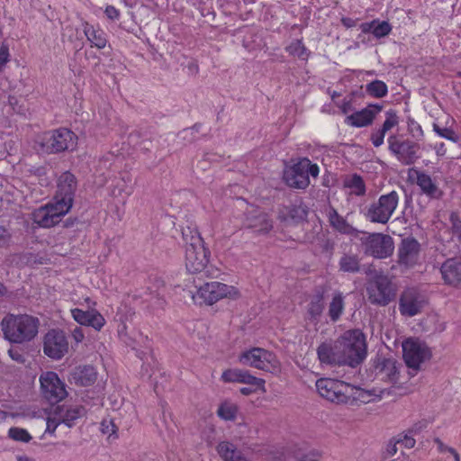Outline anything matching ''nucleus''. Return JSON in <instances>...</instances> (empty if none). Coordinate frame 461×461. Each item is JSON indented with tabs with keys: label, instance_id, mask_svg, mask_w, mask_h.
<instances>
[{
	"label": "nucleus",
	"instance_id": "obj_1",
	"mask_svg": "<svg viewBox=\"0 0 461 461\" xmlns=\"http://www.w3.org/2000/svg\"><path fill=\"white\" fill-rule=\"evenodd\" d=\"M39 320L28 314H8L1 322L5 338L13 343L32 340L38 334Z\"/></svg>",
	"mask_w": 461,
	"mask_h": 461
},
{
	"label": "nucleus",
	"instance_id": "obj_2",
	"mask_svg": "<svg viewBox=\"0 0 461 461\" xmlns=\"http://www.w3.org/2000/svg\"><path fill=\"white\" fill-rule=\"evenodd\" d=\"M338 340L341 351L346 357L347 366L355 367L366 358V343L365 335L361 330H347Z\"/></svg>",
	"mask_w": 461,
	"mask_h": 461
},
{
	"label": "nucleus",
	"instance_id": "obj_3",
	"mask_svg": "<svg viewBox=\"0 0 461 461\" xmlns=\"http://www.w3.org/2000/svg\"><path fill=\"white\" fill-rule=\"evenodd\" d=\"M399 199L396 191L382 194L376 201L365 207L363 214L370 222L386 224L395 212Z\"/></svg>",
	"mask_w": 461,
	"mask_h": 461
},
{
	"label": "nucleus",
	"instance_id": "obj_4",
	"mask_svg": "<svg viewBox=\"0 0 461 461\" xmlns=\"http://www.w3.org/2000/svg\"><path fill=\"white\" fill-rule=\"evenodd\" d=\"M366 293L371 303L385 306L395 297V289L388 276L375 274L367 283Z\"/></svg>",
	"mask_w": 461,
	"mask_h": 461
},
{
	"label": "nucleus",
	"instance_id": "obj_5",
	"mask_svg": "<svg viewBox=\"0 0 461 461\" xmlns=\"http://www.w3.org/2000/svg\"><path fill=\"white\" fill-rule=\"evenodd\" d=\"M239 297L240 292L236 287L216 281L201 285L196 294L193 295L194 300H200V303L207 304H213L223 298L237 299Z\"/></svg>",
	"mask_w": 461,
	"mask_h": 461
},
{
	"label": "nucleus",
	"instance_id": "obj_6",
	"mask_svg": "<svg viewBox=\"0 0 461 461\" xmlns=\"http://www.w3.org/2000/svg\"><path fill=\"white\" fill-rule=\"evenodd\" d=\"M316 388L321 397L336 404L348 403L353 390L349 384L330 378L319 379Z\"/></svg>",
	"mask_w": 461,
	"mask_h": 461
},
{
	"label": "nucleus",
	"instance_id": "obj_7",
	"mask_svg": "<svg viewBox=\"0 0 461 461\" xmlns=\"http://www.w3.org/2000/svg\"><path fill=\"white\" fill-rule=\"evenodd\" d=\"M361 245L366 255L375 258H386L394 249L393 240L383 233H369L360 238Z\"/></svg>",
	"mask_w": 461,
	"mask_h": 461
},
{
	"label": "nucleus",
	"instance_id": "obj_8",
	"mask_svg": "<svg viewBox=\"0 0 461 461\" xmlns=\"http://www.w3.org/2000/svg\"><path fill=\"white\" fill-rule=\"evenodd\" d=\"M76 140L77 137L74 132L67 128H61L44 133L40 143L44 151L58 153L74 149Z\"/></svg>",
	"mask_w": 461,
	"mask_h": 461
},
{
	"label": "nucleus",
	"instance_id": "obj_9",
	"mask_svg": "<svg viewBox=\"0 0 461 461\" xmlns=\"http://www.w3.org/2000/svg\"><path fill=\"white\" fill-rule=\"evenodd\" d=\"M77 188V178L69 171L63 172L59 176L53 201L58 204V207L61 208V211L68 212L70 211Z\"/></svg>",
	"mask_w": 461,
	"mask_h": 461
},
{
	"label": "nucleus",
	"instance_id": "obj_10",
	"mask_svg": "<svg viewBox=\"0 0 461 461\" xmlns=\"http://www.w3.org/2000/svg\"><path fill=\"white\" fill-rule=\"evenodd\" d=\"M240 362L267 372H273L278 368V361L276 356L261 348H253L243 352L240 357Z\"/></svg>",
	"mask_w": 461,
	"mask_h": 461
},
{
	"label": "nucleus",
	"instance_id": "obj_11",
	"mask_svg": "<svg viewBox=\"0 0 461 461\" xmlns=\"http://www.w3.org/2000/svg\"><path fill=\"white\" fill-rule=\"evenodd\" d=\"M387 142L390 152L402 165H412L419 158L420 145L418 143L408 140H401L395 135L389 136Z\"/></svg>",
	"mask_w": 461,
	"mask_h": 461
},
{
	"label": "nucleus",
	"instance_id": "obj_12",
	"mask_svg": "<svg viewBox=\"0 0 461 461\" xmlns=\"http://www.w3.org/2000/svg\"><path fill=\"white\" fill-rule=\"evenodd\" d=\"M402 356L408 367L418 369L421 363L430 357V351L425 343L408 339L402 343Z\"/></svg>",
	"mask_w": 461,
	"mask_h": 461
},
{
	"label": "nucleus",
	"instance_id": "obj_13",
	"mask_svg": "<svg viewBox=\"0 0 461 461\" xmlns=\"http://www.w3.org/2000/svg\"><path fill=\"white\" fill-rule=\"evenodd\" d=\"M40 383L43 397L50 402H59L68 394L64 383L54 372L43 373L40 377Z\"/></svg>",
	"mask_w": 461,
	"mask_h": 461
},
{
	"label": "nucleus",
	"instance_id": "obj_14",
	"mask_svg": "<svg viewBox=\"0 0 461 461\" xmlns=\"http://www.w3.org/2000/svg\"><path fill=\"white\" fill-rule=\"evenodd\" d=\"M426 304L425 295L415 288H409L401 294L399 311L403 316L412 317L419 314Z\"/></svg>",
	"mask_w": 461,
	"mask_h": 461
},
{
	"label": "nucleus",
	"instance_id": "obj_15",
	"mask_svg": "<svg viewBox=\"0 0 461 461\" xmlns=\"http://www.w3.org/2000/svg\"><path fill=\"white\" fill-rule=\"evenodd\" d=\"M68 349V342L63 331L51 330L44 337L43 352L49 357L60 359Z\"/></svg>",
	"mask_w": 461,
	"mask_h": 461
},
{
	"label": "nucleus",
	"instance_id": "obj_16",
	"mask_svg": "<svg viewBox=\"0 0 461 461\" xmlns=\"http://www.w3.org/2000/svg\"><path fill=\"white\" fill-rule=\"evenodd\" d=\"M209 251L203 244L197 247L185 248V267L191 274H207L209 262Z\"/></svg>",
	"mask_w": 461,
	"mask_h": 461
},
{
	"label": "nucleus",
	"instance_id": "obj_17",
	"mask_svg": "<svg viewBox=\"0 0 461 461\" xmlns=\"http://www.w3.org/2000/svg\"><path fill=\"white\" fill-rule=\"evenodd\" d=\"M243 225L260 234L267 233L273 227L272 221L267 213L255 206L248 207Z\"/></svg>",
	"mask_w": 461,
	"mask_h": 461
},
{
	"label": "nucleus",
	"instance_id": "obj_18",
	"mask_svg": "<svg viewBox=\"0 0 461 461\" xmlns=\"http://www.w3.org/2000/svg\"><path fill=\"white\" fill-rule=\"evenodd\" d=\"M68 212L61 211V208L53 201L45 206H41L32 212V220L35 224L42 228H50L60 221V217Z\"/></svg>",
	"mask_w": 461,
	"mask_h": 461
},
{
	"label": "nucleus",
	"instance_id": "obj_19",
	"mask_svg": "<svg viewBox=\"0 0 461 461\" xmlns=\"http://www.w3.org/2000/svg\"><path fill=\"white\" fill-rule=\"evenodd\" d=\"M360 98V95L357 92H351L343 97L337 104L340 112L350 115H375L382 110V104H370L361 110H357L356 99Z\"/></svg>",
	"mask_w": 461,
	"mask_h": 461
},
{
	"label": "nucleus",
	"instance_id": "obj_20",
	"mask_svg": "<svg viewBox=\"0 0 461 461\" xmlns=\"http://www.w3.org/2000/svg\"><path fill=\"white\" fill-rule=\"evenodd\" d=\"M318 358L322 364L330 366L347 365L346 357L341 351L339 340L323 342L317 348Z\"/></svg>",
	"mask_w": 461,
	"mask_h": 461
},
{
	"label": "nucleus",
	"instance_id": "obj_21",
	"mask_svg": "<svg viewBox=\"0 0 461 461\" xmlns=\"http://www.w3.org/2000/svg\"><path fill=\"white\" fill-rule=\"evenodd\" d=\"M305 163L300 159L284 171V180L289 186L304 189L310 185L309 177L305 172Z\"/></svg>",
	"mask_w": 461,
	"mask_h": 461
},
{
	"label": "nucleus",
	"instance_id": "obj_22",
	"mask_svg": "<svg viewBox=\"0 0 461 461\" xmlns=\"http://www.w3.org/2000/svg\"><path fill=\"white\" fill-rule=\"evenodd\" d=\"M419 253V242L414 239H404L398 248V263L406 267H411L417 263Z\"/></svg>",
	"mask_w": 461,
	"mask_h": 461
},
{
	"label": "nucleus",
	"instance_id": "obj_23",
	"mask_svg": "<svg viewBox=\"0 0 461 461\" xmlns=\"http://www.w3.org/2000/svg\"><path fill=\"white\" fill-rule=\"evenodd\" d=\"M440 273L446 284L461 288V257L447 259L441 265Z\"/></svg>",
	"mask_w": 461,
	"mask_h": 461
},
{
	"label": "nucleus",
	"instance_id": "obj_24",
	"mask_svg": "<svg viewBox=\"0 0 461 461\" xmlns=\"http://www.w3.org/2000/svg\"><path fill=\"white\" fill-rule=\"evenodd\" d=\"M73 319L79 324L89 326L100 330L105 324V320L101 313L95 310L83 311L78 308L71 310Z\"/></svg>",
	"mask_w": 461,
	"mask_h": 461
},
{
	"label": "nucleus",
	"instance_id": "obj_25",
	"mask_svg": "<svg viewBox=\"0 0 461 461\" xmlns=\"http://www.w3.org/2000/svg\"><path fill=\"white\" fill-rule=\"evenodd\" d=\"M375 376L386 382H395L398 375L396 361L393 358H379L375 366Z\"/></svg>",
	"mask_w": 461,
	"mask_h": 461
},
{
	"label": "nucleus",
	"instance_id": "obj_26",
	"mask_svg": "<svg viewBox=\"0 0 461 461\" xmlns=\"http://www.w3.org/2000/svg\"><path fill=\"white\" fill-rule=\"evenodd\" d=\"M54 411L62 423L68 428L73 427L76 420L86 414V409L81 405L57 406Z\"/></svg>",
	"mask_w": 461,
	"mask_h": 461
},
{
	"label": "nucleus",
	"instance_id": "obj_27",
	"mask_svg": "<svg viewBox=\"0 0 461 461\" xmlns=\"http://www.w3.org/2000/svg\"><path fill=\"white\" fill-rule=\"evenodd\" d=\"M411 171L416 175V183L422 193L430 198H439L441 196L442 192L429 175L416 169H411Z\"/></svg>",
	"mask_w": 461,
	"mask_h": 461
},
{
	"label": "nucleus",
	"instance_id": "obj_28",
	"mask_svg": "<svg viewBox=\"0 0 461 461\" xmlns=\"http://www.w3.org/2000/svg\"><path fill=\"white\" fill-rule=\"evenodd\" d=\"M83 32L92 47L102 50L106 46V33L98 26L95 27L89 23L85 22L83 23Z\"/></svg>",
	"mask_w": 461,
	"mask_h": 461
},
{
	"label": "nucleus",
	"instance_id": "obj_29",
	"mask_svg": "<svg viewBox=\"0 0 461 461\" xmlns=\"http://www.w3.org/2000/svg\"><path fill=\"white\" fill-rule=\"evenodd\" d=\"M327 216L330 226L337 231L348 235L357 232V230L353 228L342 216H340L337 210L333 207H330L327 210Z\"/></svg>",
	"mask_w": 461,
	"mask_h": 461
},
{
	"label": "nucleus",
	"instance_id": "obj_30",
	"mask_svg": "<svg viewBox=\"0 0 461 461\" xmlns=\"http://www.w3.org/2000/svg\"><path fill=\"white\" fill-rule=\"evenodd\" d=\"M390 393L391 389H384L379 391V394H376L375 390L368 391L353 386V390L350 393V400L352 399L353 401H359L363 403H367L374 400V396L381 399L385 394H390Z\"/></svg>",
	"mask_w": 461,
	"mask_h": 461
},
{
	"label": "nucleus",
	"instance_id": "obj_31",
	"mask_svg": "<svg viewBox=\"0 0 461 461\" xmlns=\"http://www.w3.org/2000/svg\"><path fill=\"white\" fill-rule=\"evenodd\" d=\"M217 451L223 461H248L241 456L237 447L228 441L219 443Z\"/></svg>",
	"mask_w": 461,
	"mask_h": 461
},
{
	"label": "nucleus",
	"instance_id": "obj_32",
	"mask_svg": "<svg viewBox=\"0 0 461 461\" xmlns=\"http://www.w3.org/2000/svg\"><path fill=\"white\" fill-rule=\"evenodd\" d=\"M182 238L186 247H197L203 244V240L196 225L189 224L182 229Z\"/></svg>",
	"mask_w": 461,
	"mask_h": 461
},
{
	"label": "nucleus",
	"instance_id": "obj_33",
	"mask_svg": "<svg viewBox=\"0 0 461 461\" xmlns=\"http://www.w3.org/2000/svg\"><path fill=\"white\" fill-rule=\"evenodd\" d=\"M73 378L77 384L82 386H88L95 383L96 379V374L94 367L90 366H85L78 367L73 374Z\"/></svg>",
	"mask_w": 461,
	"mask_h": 461
},
{
	"label": "nucleus",
	"instance_id": "obj_34",
	"mask_svg": "<svg viewBox=\"0 0 461 461\" xmlns=\"http://www.w3.org/2000/svg\"><path fill=\"white\" fill-rule=\"evenodd\" d=\"M434 131L442 138L449 140L453 142H456L459 140V136L456 133V124L455 121H451V125L443 123V122L438 120L433 124Z\"/></svg>",
	"mask_w": 461,
	"mask_h": 461
},
{
	"label": "nucleus",
	"instance_id": "obj_35",
	"mask_svg": "<svg viewBox=\"0 0 461 461\" xmlns=\"http://www.w3.org/2000/svg\"><path fill=\"white\" fill-rule=\"evenodd\" d=\"M339 270L346 273H358L360 271V259L355 254H343L339 261Z\"/></svg>",
	"mask_w": 461,
	"mask_h": 461
},
{
	"label": "nucleus",
	"instance_id": "obj_36",
	"mask_svg": "<svg viewBox=\"0 0 461 461\" xmlns=\"http://www.w3.org/2000/svg\"><path fill=\"white\" fill-rule=\"evenodd\" d=\"M344 186L350 189L351 194L357 196H364L366 192V184L363 178L357 174L348 176L344 180Z\"/></svg>",
	"mask_w": 461,
	"mask_h": 461
},
{
	"label": "nucleus",
	"instance_id": "obj_37",
	"mask_svg": "<svg viewBox=\"0 0 461 461\" xmlns=\"http://www.w3.org/2000/svg\"><path fill=\"white\" fill-rule=\"evenodd\" d=\"M398 124L397 117H387L383 126L374 132L371 136L372 143L375 147H379L384 143V139L387 131Z\"/></svg>",
	"mask_w": 461,
	"mask_h": 461
},
{
	"label": "nucleus",
	"instance_id": "obj_38",
	"mask_svg": "<svg viewBox=\"0 0 461 461\" xmlns=\"http://www.w3.org/2000/svg\"><path fill=\"white\" fill-rule=\"evenodd\" d=\"M285 51L301 60H307L311 55V51L305 47L302 39L292 41L285 47Z\"/></svg>",
	"mask_w": 461,
	"mask_h": 461
},
{
	"label": "nucleus",
	"instance_id": "obj_39",
	"mask_svg": "<svg viewBox=\"0 0 461 461\" xmlns=\"http://www.w3.org/2000/svg\"><path fill=\"white\" fill-rule=\"evenodd\" d=\"M344 311V298L340 293L334 294L329 305V316L332 321H337Z\"/></svg>",
	"mask_w": 461,
	"mask_h": 461
},
{
	"label": "nucleus",
	"instance_id": "obj_40",
	"mask_svg": "<svg viewBox=\"0 0 461 461\" xmlns=\"http://www.w3.org/2000/svg\"><path fill=\"white\" fill-rule=\"evenodd\" d=\"M324 304L322 302L321 296L314 297L309 303L307 313L309 316V320L312 322L317 323L320 320V317L323 312Z\"/></svg>",
	"mask_w": 461,
	"mask_h": 461
},
{
	"label": "nucleus",
	"instance_id": "obj_41",
	"mask_svg": "<svg viewBox=\"0 0 461 461\" xmlns=\"http://www.w3.org/2000/svg\"><path fill=\"white\" fill-rule=\"evenodd\" d=\"M387 86L381 80H374L366 86V92L374 97L381 98L387 94Z\"/></svg>",
	"mask_w": 461,
	"mask_h": 461
},
{
	"label": "nucleus",
	"instance_id": "obj_42",
	"mask_svg": "<svg viewBox=\"0 0 461 461\" xmlns=\"http://www.w3.org/2000/svg\"><path fill=\"white\" fill-rule=\"evenodd\" d=\"M237 411L238 408L235 404L225 402L219 406L217 414L224 420H233L236 418Z\"/></svg>",
	"mask_w": 461,
	"mask_h": 461
},
{
	"label": "nucleus",
	"instance_id": "obj_43",
	"mask_svg": "<svg viewBox=\"0 0 461 461\" xmlns=\"http://www.w3.org/2000/svg\"><path fill=\"white\" fill-rule=\"evenodd\" d=\"M241 384H246L252 387H255V390L259 389L262 392H266L265 380L253 376L252 375L249 374V371H243Z\"/></svg>",
	"mask_w": 461,
	"mask_h": 461
},
{
	"label": "nucleus",
	"instance_id": "obj_44",
	"mask_svg": "<svg viewBox=\"0 0 461 461\" xmlns=\"http://www.w3.org/2000/svg\"><path fill=\"white\" fill-rule=\"evenodd\" d=\"M8 437L15 441L27 443L32 439L30 433L23 428L12 427L8 430Z\"/></svg>",
	"mask_w": 461,
	"mask_h": 461
},
{
	"label": "nucleus",
	"instance_id": "obj_45",
	"mask_svg": "<svg viewBox=\"0 0 461 461\" xmlns=\"http://www.w3.org/2000/svg\"><path fill=\"white\" fill-rule=\"evenodd\" d=\"M392 32L391 24L386 21L380 22L379 20H375V25L373 27L372 34L377 38H383L390 34Z\"/></svg>",
	"mask_w": 461,
	"mask_h": 461
},
{
	"label": "nucleus",
	"instance_id": "obj_46",
	"mask_svg": "<svg viewBox=\"0 0 461 461\" xmlns=\"http://www.w3.org/2000/svg\"><path fill=\"white\" fill-rule=\"evenodd\" d=\"M244 370L228 369L221 375V379L226 383H241Z\"/></svg>",
	"mask_w": 461,
	"mask_h": 461
},
{
	"label": "nucleus",
	"instance_id": "obj_47",
	"mask_svg": "<svg viewBox=\"0 0 461 461\" xmlns=\"http://www.w3.org/2000/svg\"><path fill=\"white\" fill-rule=\"evenodd\" d=\"M374 117H345V124L353 127H366L373 122Z\"/></svg>",
	"mask_w": 461,
	"mask_h": 461
},
{
	"label": "nucleus",
	"instance_id": "obj_48",
	"mask_svg": "<svg viewBox=\"0 0 461 461\" xmlns=\"http://www.w3.org/2000/svg\"><path fill=\"white\" fill-rule=\"evenodd\" d=\"M59 424H63L55 411L47 419V428L45 433L54 435Z\"/></svg>",
	"mask_w": 461,
	"mask_h": 461
},
{
	"label": "nucleus",
	"instance_id": "obj_49",
	"mask_svg": "<svg viewBox=\"0 0 461 461\" xmlns=\"http://www.w3.org/2000/svg\"><path fill=\"white\" fill-rule=\"evenodd\" d=\"M408 131L410 134L417 140H420L423 136V131L420 124L411 118L408 121Z\"/></svg>",
	"mask_w": 461,
	"mask_h": 461
},
{
	"label": "nucleus",
	"instance_id": "obj_50",
	"mask_svg": "<svg viewBox=\"0 0 461 461\" xmlns=\"http://www.w3.org/2000/svg\"><path fill=\"white\" fill-rule=\"evenodd\" d=\"M449 220L451 222V228L456 236L461 238V220L456 212H452L449 216Z\"/></svg>",
	"mask_w": 461,
	"mask_h": 461
},
{
	"label": "nucleus",
	"instance_id": "obj_51",
	"mask_svg": "<svg viewBox=\"0 0 461 461\" xmlns=\"http://www.w3.org/2000/svg\"><path fill=\"white\" fill-rule=\"evenodd\" d=\"M303 162L305 163V172L307 176H312L313 177H317L319 175V167L316 164H312L309 158H302Z\"/></svg>",
	"mask_w": 461,
	"mask_h": 461
},
{
	"label": "nucleus",
	"instance_id": "obj_52",
	"mask_svg": "<svg viewBox=\"0 0 461 461\" xmlns=\"http://www.w3.org/2000/svg\"><path fill=\"white\" fill-rule=\"evenodd\" d=\"M10 53L8 46L3 44L0 47V71L3 70L6 63L9 61Z\"/></svg>",
	"mask_w": 461,
	"mask_h": 461
},
{
	"label": "nucleus",
	"instance_id": "obj_53",
	"mask_svg": "<svg viewBox=\"0 0 461 461\" xmlns=\"http://www.w3.org/2000/svg\"><path fill=\"white\" fill-rule=\"evenodd\" d=\"M434 442L435 444L437 445L438 447V450L440 452V453H444V452H449L450 454L453 455L454 456V459H456V455H459L455 448L451 447H448L447 445H445L443 443V441L441 439H439L438 438H435L434 439Z\"/></svg>",
	"mask_w": 461,
	"mask_h": 461
},
{
	"label": "nucleus",
	"instance_id": "obj_54",
	"mask_svg": "<svg viewBox=\"0 0 461 461\" xmlns=\"http://www.w3.org/2000/svg\"><path fill=\"white\" fill-rule=\"evenodd\" d=\"M428 426V421L425 420H420L413 424L408 430L409 434L415 435L421 432Z\"/></svg>",
	"mask_w": 461,
	"mask_h": 461
},
{
	"label": "nucleus",
	"instance_id": "obj_55",
	"mask_svg": "<svg viewBox=\"0 0 461 461\" xmlns=\"http://www.w3.org/2000/svg\"><path fill=\"white\" fill-rule=\"evenodd\" d=\"M104 14L110 20H118L120 18V11L113 5H107Z\"/></svg>",
	"mask_w": 461,
	"mask_h": 461
},
{
	"label": "nucleus",
	"instance_id": "obj_56",
	"mask_svg": "<svg viewBox=\"0 0 461 461\" xmlns=\"http://www.w3.org/2000/svg\"><path fill=\"white\" fill-rule=\"evenodd\" d=\"M8 354L13 360L18 363L23 364L25 362V357L18 349L11 348Z\"/></svg>",
	"mask_w": 461,
	"mask_h": 461
},
{
	"label": "nucleus",
	"instance_id": "obj_57",
	"mask_svg": "<svg viewBox=\"0 0 461 461\" xmlns=\"http://www.w3.org/2000/svg\"><path fill=\"white\" fill-rule=\"evenodd\" d=\"M398 442L402 443L405 447L411 448L415 446V439L412 438V436H410L408 434L402 436V438H398Z\"/></svg>",
	"mask_w": 461,
	"mask_h": 461
},
{
	"label": "nucleus",
	"instance_id": "obj_58",
	"mask_svg": "<svg viewBox=\"0 0 461 461\" xmlns=\"http://www.w3.org/2000/svg\"><path fill=\"white\" fill-rule=\"evenodd\" d=\"M10 240V234L7 230L4 227H0V248L8 244Z\"/></svg>",
	"mask_w": 461,
	"mask_h": 461
},
{
	"label": "nucleus",
	"instance_id": "obj_59",
	"mask_svg": "<svg viewBox=\"0 0 461 461\" xmlns=\"http://www.w3.org/2000/svg\"><path fill=\"white\" fill-rule=\"evenodd\" d=\"M397 444H399L398 439L389 441L386 446V453L388 456H393L397 453Z\"/></svg>",
	"mask_w": 461,
	"mask_h": 461
},
{
	"label": "nucleus",
	"instance_id": "obj_60",
	"mask_svg": "<svg viewBox=\"0 0 461 461\" xmlns=\"http://www.w3.org/2000/svg\"><path fill=\"white\" fill-rule=\"evenodd\" d=\"M340 22L341 24L346 28H352L357 25V21L350 17H342Z\"/></svg>",
	"mask_w": 461,
	"mask_h": 461
},
{
	"label": "nucleus",
	"instance_id": "obj_61",
	"mask_svg": "<svg viewBox=\"0 0 461 461\" xmlns=\"http://www.w3.org/2000/svg\"><path fill=\"white\" fill-rule=\"evenodd\" d=\"M374 25H375V20H373L372 22H369V23H363L360 25V29L363 33H370V32L372 33Z\"/></svg>",
	"mask_w": 461,
	"mask_h": 461
},
{
	"label": "nucleus",
	"instance_id": "obj_62",
	"mask_svg": "<svg viewBox=\"0 0 461 461\" xmlns=\"http://www.w3.org/2000/svg\"><path fill=\"white\" fill-rule=\"evenodd\" d=\"M187 68L191 74L196 75L199 71V66H198L197 61L194 59H192L191 61H189L187 64Z\"/></svg>",
	"mask_w": 461,
	"mask_h": 461
},
{
	"label": "nucleus",
	"instance_id": "obj_63",
	"mask_svg": "<svg viewBox=\"0 0 461 461\" xmlns=\"http://www.w3.org/2000/svg\"><path fill=\"white\" fill-rule=\"evenodd\" d=\"M73 336H74V339L77 341V342H80L83 340L84 339V334L81 330L80 328H76L73 331Z\"/></svg>",
	"mask_w": 461,
	"mask_h": 461
},
{
	"label": "nucleus",
	"instance_id": "obj_64",
	"mask_svg": "<svg viewBox=\"0 0 461 461\" xmlns=\"http://www.w3.org/2000/svg\"><path fill=\"white\" fill-rule=\"evenodd\" d=\"M300 461H317L314 454L305 455L303 456Z\"/></svg>",
	"mask_w": 461,
	"mask_h": 461
}]
</instances>
